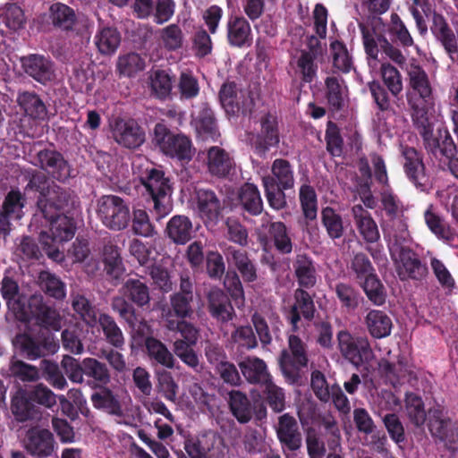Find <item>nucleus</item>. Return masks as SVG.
<instances>
[{
    "label": "nucleus",
    "instance_id": "f257e3e1",
    "mask_svg": "<svg viewBox=\"0 0 458 458\" xmlns=\"http://www.w3.org/2000/svg\"><path fill=\"white\" fill-rule=\"evenodd\" d=\"M404 69L409 84L407 102L413 124L422 136L425 148L434 154L449 156L454 150V142L448 131L444 129L434 131L432 87L427 72L415 60H411Z\"/></svg>",
    "mask_w": 458,
    "mask_h": 458
},
{
    "label": "nucleus",
    "instance_id": "f03ea898",
    "mask_svg": "<svg viewBox=\"0 0 458 458\" xmlns=\"http://www.w3.org/2000/svg\"><path fill=\"white\" fill-rule=\"evenodd\" d=\"M66 202L65 195L59 192L55 187L48 188L46 193L42 192L38 200L42 215L49 221V229L40 233L39 241L47 255L58 261L64 259L59 245L72 240L75 234L73 221L66 216L58 214Z\"/></svg>",
    "mask_w": 458,
    "mask_h": 458
},
{
    "label": "nucleus",
    "instance_id": "7ed1b4c3",
    "mask_svg": "<svg viewBox=\"0 0 458 458\" xmlns=\"http://www.w3.org/2000/svg\"><path fill=\"white\" fill-rule=\"evenodd\" d=\"M153 142L159 150L170 157L190 161L194 154L191 140L182 134H174L161 123L154 128Z\"/></svg>",
    "mask_w": 458,
    "mask_h": 458
},
{
    "label": "nucleus",
    "instance_id": "20e7f679",
    "mask_svg": "<svg viewBox=\"0 0 458 458\" xmlns=\"http://www.w3.org/2000/svg\"><path fill=\"white\" fill-rule=\"evenodd\" d=\"M390 254L401 280H420L428 275V267L418 255L401 242L390 245Z\"/></svg>",
    "mask_w": 458,
    "mask_h": 458
},
{
    "label": "nucleus",
    "instance_id": "39448f33",
    "mask_svg": "<svg viewBox=\"0 0 458 458\" xmlns=\"http://www.w3.org/2000/svg\"><path fill=\"white\" fill-rule=\"evenodd\" d=\"M90 399L95 408L115 416L117 423L127 426L133 424L134 419L130 408L131 399L129 395L119 401L109 388L102 387L93 393Z\"/></svg>",
    "mask_w": 458,
    "mask_h": 458
},
{
    "label": "nucleus",
    "instance_id": "423d86ee",
    "mask_svg": "<svg viewBox=\"0 0 458 458\" xmlns=\"http://www.w3.org/2000/svg\"><path fill=\"white\" fill-rule=\"evenodd\" d=\"M98 214L102 223L111 230H123L130 221V209L123 199L106 195L98 200Z\"/></svg>",
    "mask_w": 458,
    "mask_h": 458
},
{
    "label": "nucleus",
    "instance_id": "0eeeda50",
    "mask_svg": "<svg viewBox=\"0 0 458 458\" xmlns=\"http://www.w3.org/2000/svg\"><path fill=\"white\" fill-rule=\"evenodd\" d=\"M308 358L301 340L291 335L288 338V349L282 351L279 364L285 379L295 383L300 377V369L307 365Z\"/></svg>",
    "mask_w": 458,
    "mask_h": 458
},
{
    "label": "nucleus",
    "instance_id": "6e6552de",
    "mask_svg": "<svg viewBox=\"0 0 458 458\" xmlns=\"http://www.w3.org/2000/svg\"><path fill=\"white\" fill-rule=\"evenodd\" d=\"M337 347L341 354L356 367L369 362L373 356L366 337L354 336L346 330L338 332Z\"/></svg>",
    "mask_w": 458,
    "mask_h": 458
},
{
    "label": "nucleus",
    "instance_id": "1a4fd4ad",
    "mask_svg": "<svg viewBox=\"0 0 458 458\" xmlns=\"http://www.w3.org/2000/svg\"><path fill=\"white\" fill-rule=\"evenodd\" d=\"M114 141L127 148H136L145 141V132L132 119H114L110 124Z\"/></svg>",
    "mask_w": 458,
    "mask_h": 458
},
{
    "label": "nucleus",
    "instance_id": "9d476101",
    "mask_svg": "<svg viewBox=\"0 0 458 458\" xmlns=\"http://www.w3.org/2000/svg\"><path fill=\"white\" fill-rule=\"evenodd\" d=\"M195 203L199 216L207 225H213L218 222L224 205L214 191L204 189L198 190Z\"/></svg>",
    "mask_w": 458,
    "mask_h": 458
},
{
    "label": "nucleus",
    "instance_id": "9b49d317",
    "mask_svg": "<svg viewBox=\"0 0 458 458\" xmlns=\"http://www.w3.org/2000/svg\"><path fill=\"white\" fill-rule=\"evenodd\" d=\"M23 445L34 456L48 457L53 454L55 443L48 429L35 427L27 431Z\"/></svg>",
    "mask_w": 458,
    "mask_h": 458
},
{
    "label": "nucleus",
    "instance_id": "f8f14e48",
    "mask_svg": "<svg viewBox=\"0 0 458 458\" xmlns=\"http://www.w3.org/2000/svg\"><path fill=\"white\" fill-rule=\"evenodd\" d=\"M198 157L205 162L208 173L213 176L225 177L233 167V161L230 155L218 146H213L199 152Z\"/></svg>",
    "mask_w": 458,
    "mask_h": 458
},
{
    "label": "nucleus",
    "instance_id": "ddd939ff",
    "mask_svg": "<svg viewBox=\"0 0 458 458\" xmlns=\"http://www.w3.org/2000/svg\"><path fill=\"white\" fill-rule=\"evenodd\" d=\"M28 318L24 321H30L35 318L38 323L55 330L61 328V317L59 313L43 303V297L40 294L30 296L28 301Z\"/></svg>",
    "mask_w": 458,
    "mask_h": 458
},
{
    "label": "nucleus",
    "instance_id": "4468645a",
    "mask_svg": "<svg viewBox=\"0 0 458 458\" xmlns=\"http://www.w3.org/2000/svg\"><path fill=\"white\" fill-rule=\"evenodd\" d=\"M24 72L35 81L46 84L52 81L55 71L52 62L41 55H29L21 58Z\"/></svg>",
    "mask_w": 458,
    "mask_h": 458
},
{
    "label": "nucleus",
    "instance_id": "2eb2a0df",
    "mask_svg": "<svg viewBox=\"0 0 458 458\" xmlns=\"http://www.w3.org/2000/svg\"><path fill=\"white\" fill-rule=\"evenodd\" d=\"M428 428L432 436L442 441L454 442L457 436V427L439 408L428 411Z\"/></svg>",
    "mask_w": 458,
    "mask_h": 458
},
{
    "label": "nucleus",
    "instance_id": "dca6fc26",
    "mask_svg": "<svg viewBox=\"0 0 458 458\" xmlns=\"http://www.w3.org/2000/svg\"><path fill=\"white\" fill-rule=\"evenodd\" d=\"M276 433L284 447L291 451L301 447V435L299 431L297 421L293 417L288 414L282 415L278 420Z\"/></svg>",
    "mask_w": 458,
    "mask_h": 458
},
{
    "label": "nucleus",
    "instance_id": "f3484780",
    "mask_svg": "<svg viewBox=\"0 0 458 458\" xmlns=\"http://www.w3.org/2000/svg\"><path fill=\"white\" fill-rule=\"evenodd\" d=\"M1 292L3 298L6 301L8 309L14 314L19 320L28 318V304L26 305L21 296H19V286L17 283L10 278L4 277L2 280Z\"/></svg>",
    "mask_w": 458,
    "mask_h": 458
},
{
    "label": "nucleus",
    "instance_id": "a211bd4d",
    "mask_svg": "<svg viewBox=\"0 0 458 458\" xmlns=\"http://www.w3.org/2000/svg\"><path fill=\"white\" fill-rule=\"evenodd\" d=\"M352 214L356 228L362 238L368 242H377L380 234L377 225L370 213L360 204H357L352 207Z\"/></svg>",
    "mask_w": 458,
    "mask_h": 458
},
{
    "label": "nucleus",
    "instance_id": "6ab92c4d",
    "mask_svg": "<svg viewBox=\"0 0 458 458\" xmlns=\"http://www.w3.org/2000/svg\"><path fill=\"white\" fill-rule=\"evenodd\" d=\"M227 39L231 46L236 47H250L252 42L251 28L243 17H230L227 25Z\"/></svg>",
    "mask_w": 458,
    "mask_h": 458
},
{
    "label": "nucleus",
    "instance_id": "aec40b11",
    "mask_svg": "<svg viewBox=\"0 0 458 458\" xmlns=\"http://www.w3.org/2000/svg\"><path fill=\"white\" fill-rule=\"evenodd\" d=\"M403 168L409 179L416 185L422 186L426 182L422 157L413 148L403 147Z\"/></svg>",
    "mask_w": 458,
    "mask_h": 458
},
{
    "label": "nucleus",
    "instance_id": "412c9836",
    "mask_svg": "<svg viewBox=\"0 0 458 458\" xmlns=\"http://www.w3.org/2000/svg\"><path fill=\"white\" fill-rule=\"evenodd\" d=\"M38 165L52 174L57 180L63 181L70 176V168L61 154L52 150H41L38 153Z\"/></svg>",
    "mask_w": 458,
    "mask_h": 458
},
{
    "label": "nucleus",
    "instance_id": "4be33fe9",
    "mask_svg": "<svg viewBox=\"0 0 458 458\" xmlns=\"http://www.w3.org/2000/svg\"><path fill=\"white\" fill-rule=\"evenodd\" d=\"M238 365L243 377L250 383L264 385L272 378L266 362L258 357H246Z\"/></svg>",
    "mask_w": 458,
    "mask_h": 458
},
{
    "label": "nucleus",
    "instance_id": "5701e85b",
    "mask_svg": "<svg viewBox=\"0 0 458 458\" xmlns=\"http://www.w3.org/2000/svg\"><path fill=\"white\" fill-rule=\"evenodd\" d=\"M16 102L24 114L33 120H45L47 109L38 94L32 91H20Z\"/></svg>",
    "mask_w": 458,
    "mask_h": 458
},
{
    "label": "nucleus",
    "instance_id": "b1692460",
    "mask_svg": "<svg viewBox=\"0 0 458 458\" xmlns=\"http://www.w3.org/2000/svg\"><path fill=\"white\" fill-rule=\"evenodd\" d=\"M242 98V94L238 92L233 82H225L219 91L221 105L228 114H235L241 108L243 111L250 109L252 100L248 103L241 101Z\"/></svg>",
    "mask_w": 458,
    "mask_h": 458
},
{
    "label": "nucleus",
    "instance_id": "393cba45",
    "mask_svg": "<svg viewBox=\"0 0 458 458\" xmlns=\"http://www.w3.org/2000/svg\"><path fill=\"white\" fill-rule=\"evenodd\" d=\"M313 51L301 50L292 59L291 66L294 73L305 82H310L316 77L318 65Z\"/></svg>",
    "mask_w": 458,
    "mask_h": 458
},
{
    "label": "nucleus",
    "instance_id": "a878e982",
    "mask_svg": "<svg viewBox=\"0 0 458 458\" xmlns=\"http://www.w3.org/2000/svg\"><path fill=\"white\" fill-rule=\"evenodd\" d=\"M144 345L148 360L152 364H158L166 369H173L174 367L175 359L173 353L161 341L152 336H148L145 339Z\"/></svg>",
    "mask_w": 458,
    "mask_h": 458
},
{
    "label": "nucleus",
    "instance_id": "bb28decb",
    "mask_svg": "<svg viewBox=\"0 0 458 458\" xmlns=\"http://www.w3.org/2000/svg\"><path fill=\"white\" fill-rule=\"evenodd\" d=\"M165 232L174 243L185 244L191 239L194 230L188 216L177 215L168 221Z\"/></svg>",
    "mask_w": 458,
    "mask_h": 458
},
{
    "label": "nucleus",
    "instance_id": "cd10ccee",
    "mask_svg": "<svg viewBox=\"0 0 458 458\" xmlns=\"http://www.w3.org/2000/svg\"><path fill=\"white\" fill-rule=\"evenodd\" d=\"M140 181L151 196L171 194L169 180L164 176L161 170L148 166L140 174Z\"/></svg>",
    "mask_w": 458,
    "mask_h": 458
},
{
    "label": "nucleus",
    "instance_id": "c85d7f7f",
    "mask_svg": "<svg viewBox=\"0 0 458 458\" xmlns=\"http://www.w3.org/2000/svg\"><path fill=\"white\" fill-rule=\"evenodd\" d=\"M365 325L370 335L375 338L388 336L393 327L390 317L378 310H371L367 313Z\"/></svg>",
    "mask_w": 458,
    "mask_h": 458
},
{
    "label": "nucleus",
    "instance_id": "c756f323",
    "mask_svg": "<svg viewBox=\"0 0 458 458\" xmlns=\"http://www.w3.org/2000/svg\"><path fill=\"white\" fill-rule=\"evenodd\" d=\"M25 199L19 191H11L4 201V214L0 215V228L5 229L8 219H21L23 216Z\"/></svg>",
    "mask_w": 458,
    "mask_h": 458
},
{
    "label": "nucleus",
    "instance_id": "7c9ffc66",
    "mask_svg": "<svg viewBox=\"0 0 458 458\" xmlns=\"http://www.w3.org/2000/svg\"><path fill=\"white\" fill-rule=\"evenodd\" d=\"M295 303L291 310V324L295 328L301 315L310 319L314 314V303L310 294L303 290H296L294 293Z\"/></svg>",
    "mask_w": 458,
    "mask_h": 458
},
{
    "label": "nucleus",
    "instance_id": "2f4dec72",
    "mask_svg": "<svg viewBox=\"0 0 458 458\" xmlns=\"http://www.w3.org/2000/svg\"><path fill=\"white\" fill-rule=\"evenodd\" d=\"M163 318L168 330L179 332L182 340L187 343H197L199 331L192 324L184 321L183 318L181 320L175 318L171 310L164 311Z\"/></svg>",
    "mask_w": 458,
    "mask_h": 458
},
{
    "label": "nucleus",
    "instance_id": "473e14b6",
    "mask_svg": "<svg viewBox=\"0 0 458 458\" xmlns=\"http://www.w3.org/2000/svg\"><path fill=\"white\" fill-rule=\"evenodd\" d=\"M121 293L140 307L148 304L150 301L148 287L140 279H128L123 285Z\"/></svg>",
    "mask_w": 458,
    "mask_h": 458
},
{
    "label": "nucleus",
    "instance_id": "72a5a7b5",
    "mask_svg": "<svg viewBox=\"0 0 458 458\" xmlns=\"http://www.w3.org/2000/svg\"><path fill=\"white\" fill-rule=\"evenodd\" d=\"M94 41L102 55H109L114 54L120 46L121 35L114 28L104 27L97 32Z\"/></svg>",
    "mask_w": 458,
    "mask_h": 458
},
{
    "label": "nucleus",
    "instance_id": "f704fd0d",
    "mask_svg": "<svg viewBox=\"0 0 458 458\" xmlns=\"http://www.w3.org/2000/svg\"><path fill=\"white\" fill-rule=\"evenodd\" d=\"M272 176L276 186L283 189H292L294 185V172L287 160L276 159L271 166Z\"/></svg>",
    "mask_w": 458,
    "mask_h": 458
},
{
    "label": "nucleus",
    "instance_id": "c9c22d12",
    "mask_svg": "<svg viewBox=\"0 0 458 458\" xmlns=\"http://www.w3.org/2000/svg\"><path fill=\"white\" fill-rule=\"evenodd\" d=\"M149 87L152 95L157 98L165 99L171 94L173 81L167 72L157 70L149 75Z\"/></svg>",
    "mask_w": 458,
    "mask_h": 458
},
{
    "label": "nucleus",
    "instance_id": "e433bc0d",
    "mask_svg": "<svg viewBox=\"0 0 458 458\" xmlns=\"http://www.w3.org/2000/svg\"><path fill=\"white\" fill-rule=\"evenodd\" d=\"M375 22L377 25L370 30L369 27L360 25V30L363 38V45L366 53L373 59H377L378 54V45L382 47L384 46V40H386L381 35V31L377 28V23L381 22L380 18H376Z\"/></svg>",
    "mask_w": 458,
    "mask_h": 458
},
{
    "label": "nucleus",
    "instance_id": "4c0bfd02",
    "mask_svg": "<svg viewBox=\"0 0 458 458\" xmlns=\"http://www.w3.org/2000/svg\"><path fill=\"white\" fill-rule=\"evenodd\" d=\"M240 200L244 209L252 215H259L263 209V202L256 185L245 183L240 191Z\"/></svg>",
    "mask_w": 458,
    "mask_h": 458
},
{
    "label": "nucleus",
    "instance_id": "58836bf2",
    "mask_svg": "<svg viewBox=\"0 0 458 458\" xmlns=\"http://www.w3.org/2000/svg\"><path fill=\"white\" fill-rule=\"evenodd\" d=\"M229 405L239 422L246 423L251 419L250 401L242 392L233 390L229 393Z\"/></svg>",
    "mask_w": 458,
    "mask_h": 458
},
{
    "label": "nucleus",
    "instance_id": "ea45409f",
    "mask_svg": "<svg viewBox=\"0 0 458 458\" xmlns=\"http://www.w3.org/2000/svg\"><path fill=\"white\" fill-rule=\"evenodd\" d=\"M16 344L21 345L22 351L30 359H37L44 355V349H47L49 352H55L58 348L57 344L53 339L42 346L27 335H18Z\"/></svg>",
    "mask_w": 458,
    "mask_h": 458
},
{
    "label": "nucleus",
    "instance_id": "a19ab883",
    "mask_svg": "<svg viewBox=\"0 0 458 458\" xmlns=\"http://www.w3.org/2000/svg\"><path fill=\"white\" fill-rule=\"evenodd\" d=\"M16 344L21 345L22 351L30 359H37L44 355V349H47L49 352H55L58 348L57 344L53 339L42 346L27 335H18Z\"/></svg>",
    "mask_w": 458,
    "mask_h": 458
},
{
    "label": "nucleus",
    "instance_id": "79ce46f5",
    "mask_svg": "<svg viewBox=\"0 0 458 458\" xmlns=\"http://www.w3.org/2000/svg\"><path fill=\"white\" fill-rule=\"evenodd\" d=\"M432 30L451 56L457 52L455 36L442 16L434 17Z\"/></svg>",
    "mask_w": 458,
    "mask_h": 458
},
{
    "label": "nucleus",
    "instance_id": "37998d69",
    "mask_svg": "<svg viewBox=\"0 0 458 458\" xmlns=\"http://www.w3.org/2000/svg\"><path fill=\"white\" fill-rule=\"evenodd\" d=\"M293 267L300 284L306 287L315 284L316 271L314 265L310 258L305 255H297L293 263Z\"/></svg>",
    "mask_w": 458,
    "mask_h": 458
},
{
    "label": "nucleus",
    "instance_id": "c03bdc74",
    "mask_svg": "<svg viewBox=\"0 0 458 458\" xmlns=\"http://www.w3.org/2000/svg\"><path fill=\"white\" fill-rule=\"evenodd\" d=\"M0 19L12 30L22 29L26 21L22 9L15 4H6L0 7Z\"/></svg>",
    "mask_w": 458,
    "mask_h": 458
},
{
    "label": "nucleus",
    "instance_id": "a18cd8bd",
    "mask_svg": "<svg viewBox=\"0 0 458 458\" xmlns=\"http://www.w3.org/2000/svg\"><path fill=\"white\" fill-rule=\"evenodd\" d=\"M231 261L237 267L242 278L246 282H253L257 279V270L246 253L241 250H229Z\"/></svg>",
    "mask_w": 458,
    "mask_h": 458
},
{
    "label": "nucleus",
    "instance_id": "49530a36",
    "mask_svg": "<svg viewBox=\"0 0 458 458\" xmlns=\"http://www.w3.org/2000/svg\"><path fill=\"white\" fill-rule=\"evenodd\" d=\"M405 412L409 420L416 427L424 424L427 413L420 397L414 394H406Z\"/></svg>",
    "mask_w": 458,
    "mask_h": 458
},
{
    "label": "nucleus",
    "instance_id": "de8ad7c7",
    "mask_svg": "<svg viewBox=\"0 0 458 458\" xmlns=\"http://www.w3.org/2000/svg\"><path fill=\"white\" fill-rule=\"evenodd\" d=\"M380 73L385 86L394 97L402 93L403 89V78L394 66L388 63H383L380 67Z\"/></svg>",
    "mask_w": 458,
    "mask_h": 458
},
{
    "label": "nucleus",
    "instance_id": "09e8293b",
    "mask_svg": "<svg viewBox=\"0 0 458 458\" xmlns=\"http://www.w3.org/2000/svg\"><path fill=\"white\" fill-rule=\"evenodd\" d=\"M261 136L263 143L259 144L261 151H265L269 147L278 143L279 138L276 129V118L271 114H267L261 118Z\"/></svg>",
    "mask_w": 458,
    "mask_h": 458
},
{
    "label": "nucleus",
    "instance_id": "8fccbe9b",
    "mask_svg": "<svg viewBox=\"0 0 458 458\" xmlns=\"http://www.w3.org/2000/svg\"><path fill=\"white\" fill-rule=\"evenodd\" d=\"M362 288L373 304L381 306L386 302V289L376 275L368 276L362 284Z\"/></svg>",
    "mask_w": 458,
    "mask_h": 458
},
{
    "label": "nucleus",
    "instance_id": "3c124183",
    "mask_svg": "<svg viewBox=\"0 0 458 458\" xmlns=\"http://www.w3.org/2000/svg\"><path fill=\"white\" fill-rule=\"evenodd\" d=\"M54 25L63 30H71L75 23L74 11L64 4H55L50 8Z\"/></svg>",
    "mask_w": 458,
    "mask_h": 458
},
{
    "label": "nucleus",
    "instance_id": "603ef678",
    "mask_svg": "<svg viewBox=\"0 0 458 458\" xmlns=\"http://www.w3.org/2000/svg\"><path fill=\"white\" fill-rule=\"evenodd\" d=\"M160 42L168 51L180 49L184 42L183 33L176 24H171L160 30Z\"/></svg>",
    "mask_w": 458,
    "mask_h": 458
},
{
    "label": "nucleus",
    "instance_id": "864d4df0",
    "mask_svg": "<svg viewBox=\"0 0 458 458\" xmlns=\"http://www.w3.org/2000/svg\"><path fill=\"white\" fill-rule=\"evenodd\" d=\"M145 61L136 53H129L122 55L117 61V70L120 74L131 77L144 70Z\"/></svg>",
    "mask_w": 458,
    "mask_h": 458
},
{
    "label": "nucleus",
    "instance_id": "5fc2aeb1",
    "mask_svg": "<svg viewBox=\"0 0 458 458\" xmlns=\"http://www.w3.org/2000/svg\"><path fill=\"white\" fill-rule=\"evenodd\" d=\"M98 323L101 326L109 344L115 347H121L123 345L124 338L123 333L110 316L106 314L99 315L98 318Z\"/></svg>",
    "mask_w": 458,
    "mask_h": 458
},
{
    "label": "nucleus",
    "instance_id": "6e6d98bb",
    "mask_svg": "<svg viewBox=\"0 0 458 458\" xmlns=\"http://www.w3.org/2000/svg\"><path fill=\"white\" fill-rule=\"evenodd\" d=\"M385 230L388 237V247L394 242H401L403 245L409 240L407 218L405 216L390 220V224Z\"/></svg>",
    "mask_w": 458,
    "mask_h": 458
},
{
    "label": "nucleus",
    "instance_id": "4d7b16f0",
    "mask_svg": "<svg viewBox=\"0 0 458 458\" xmlns=\"http://www.w3.org/2000/svg\"><path fill=\"white\" fill-rule=\"evenodd\" d=\"M322 222L328 236L332 239H339L344 234L343 219L332 208L322 210Z\"/></svg>",
    "mask_w": 458,
    "mask_h": 458
},
{
    "label": "nucleus",
    "instance_id": "13d9d810",
    "mask_svg": "<svg viewBox=\"0 0 458 458\" xmlns=\"http://www.w3.org/2000/svg\"><path fill=\"white\" fill-rule=\"evenodd\" d=\"M269 233L273 239L276 248L282 253H290L293 250L292 240L288 234L287 228L282 222L272 223L269 227Z\"/></svg>",
    "mask_w": 458,
    "mask_h": 458
},
{
    "label": "nucleus",
    "instance_id": "bf43d9fd",
    "mask_svg": "<svg viewBox=\"0 0 458 458\" xmlns=\"http://www.w3.org/2000/svg\"><path fill=\"white\" fill-rule=\"evenodd\" d=\"M262 182L270 207L275 209L283 208L286 204L285 195L284 193L285 189L276 186L274 180L271 179L269 175L264 176Z\"/></svg>",
    "mask_w": 458,
    "mask_h": 458
},
{
    "label": "nucleus",
    "instance_id": "052dcab7",
    "mask_svg": "<svg viewBox=\"0 0 458 458\" xmlns=\"http://www.w3.org/2000/svg\"><path fill=\"white\" fill-rule=\"evenodd\" d=\"M379 366L390 378L395 377L399 380L406 377L411 373L408 360L403 357L398 356L396 361L384 359L380 361Z\"/></svg>",
    "mask_w": 458,
    "mask_h": 458
},
{
    "label": "nucleus",
    "instance_id": "680f3d73",
    "mask_svg": "<svg viewBox=\"0 0 458 458\" xmlns=\"http://www.w3.org/2000/svg\"><path fill=\"white\" fill-rule=\"evenodd\" d=\"M40 287L48 295L55 299L65 297L64 284L55 275L49 272H42L39 276Z\"/></svg>",
    "mask_w": 458,
    "mask_h": 458
},
{
    "label": "nucleus",
    "instance_id": "e2e57ef3",
    "mask_svg": "<svg viewBox=\"0 0 458 458\" xmlns=\"http://www.w3.org/2000/svg\"><path fill=\"white\" fill-rule=\"evenodd\" d=\"M103 255L106 273L115 279L119 278L123 273V267L118 249L114 246H106Z\"/></svg>",
    "mask_w": 458,
    "mask_h": 458
},
{
    "label": "nucleus",
    "instance_id": "0e129e2a",
    "mask_svg": "<svg viewBox=\"0 0 458 458\" xmlns=\"http://www.w3.org/2000/svg\"><path fill=\"white\" fill-rule=\"evenodd\" d=\"M194 124L198 133L204 139L215 140L218 136L213 114L210 110H204L194 118Z\"/></svg>",
    "mask_w": 458,
    "mask_h": 458
},
{
    "label": "nucleus",
    "instance_id": "69168bd1",
    "mask_svg": "<svg viewBox=\"0 0 458 458\" xmlns=\"http://www.w3.org/2000/svg\"><path fill=\"white\" fill-rule=\"evenodd\" d=\"M84 375L92 377L95 381L106 385L110 381V375L106 366L96 359L83 360Z\"/></svg>",
    "mask_w": 458,
    "mask_h": 458
},
{
    "label": "nucleus",
    "instance_id": "338daca9",
    "mask_svg": "<svg viewBox=\"0 0 458 458\" xmlns=\"http://www.w3.org/2000/svg\"><path fill=\"white\" fill-rule=\"evenodd\" d=\"M381 204L390 220L403 217L407 208L397 196L390 191H384L381 196Z\"/></svg>",
    "mask_w": 458,
    "mask_h": 458
},
{
    "label": "nucleus",
    "instance_id": "774afa93",
    "mask_svg": "<svg viewBox=\"0 0 458 458\" xmlns=\"http://www.w3.org/2000/svg\"><path fill=\"white\" fill-rule=\"evenodd\" d=\"M72 307L89 326L93 327L98 324V318L99 316L95 308L90 305L84 296L75 295L72 299Z\"/></svg>",
    "mask_w": 458,
    "mask_h": 458
}]
</instances>
